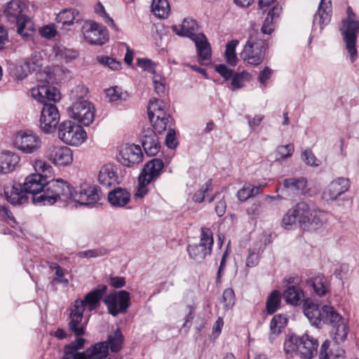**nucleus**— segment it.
Returning a JSON list of instances; mask_svg holds the SVG:
<instances>
[{
	"instance_id": "c85d7f7f",
	"label": "nucleus",
	"mask_w": 359,
	"mask_h": 359,
	"mask_svg": "<svg viewBox=\"0 0 359 359\" xmlns=\"http://www.w3.org/2000/svg\"><path fill=\"white\" fill-rule=\"evenodd\" d=\"M106 291V285H99L85 296L83 300H82L84 302V305L87 306L90 311L94 310L99 304Z\"/></svg>"
},
{
	"instance_id": "0e129e2a",
	"label": "nucleus",
	"mask_w": 359,
	"mask_h": 359,
	"mask_svg": "<svg viewBox=\"0 0 359 359\" xmlns=\"http://www.w3.org/2000/svg\"><path fill=\"white\" fill-rule=\"evenodd\" d=\"M165 144L170 149H175L177 147V142L175 137V132L172 128H169L168 130L165 137Z\"/></svg>"
},
{
	"instance_id": "338daca9",
	"label": "nucleus",
	"mask_w": 359,
	"mask_h": 359,
	"mask_svg": "<svg viewBox=\"0 0 359 359\" xmlns=\"http://www.w3.org/2000/svg\"><path fill=\"white\" fill-rule=\"evenodd\" d=\"M237 197L240 201H245L252 196V191H250V186H245L238 191Z\"/></svg>"
},
{
	"instance_id": "4468645a",
	"label": "nucleus",
	"mask_w": 359,
	"mask_h": 359,
	"mask_svg": "<svg viewBox=\"0 0 359 359\" xmlns=\"http://www.w3.org/2000/svg\"><path fill=\"white\" fill-rule=\"evenodd\" d=\"M81 32L85 40L92 45L101 46L109 39L107 28L95 21H86L82 26Z\"/></svg>"
},
{
	"instance_id": "1a4fd4ad",
	"label": "nucleus",
	"mask_w": 359,
	"mask_h": 359,
	"mask_svg": "<svg viewBox=\"0 0 359 359\" xmlns=\"http://www.w3.org/2000/svg\"><path fill=\"white\" fill-rule=\"evenodd\" d=\"M213 244L214 238L211 229L201 227L199 243L189 244L187 246V252L191 259L201 262L211 255Z\"/></svg>"
},
{
	"instance_id": "603ef678",
	"label": "nucleus",
	"mask_w": 359,
	"mask_h": 359,
	"mask_svg": "<svg viewBox=\"0 0 359 359\" xmlns=\"http://www.w3.org/2000/svg\"><path fill=\"white\" fill-rule=\"evenodd\" d=\"M222 302L225 309L232 308L235 303V294L231 288H226L224 290Z\"/></svg>"
},
{
	"instance_id": "412c9836",
	"label": "nucleus",
	"mask_w": 359,
	"mask_h": 359,
	"mask_svg": "<svg viewBox=\"0 0 359 359\" xmlns=\"http://www.w3.org/2000/svg\"><path fill=\"white\" fill-rule=\"evenodd\" d=\"M163 168L164 163L161 159L153 158L144 165L139 176L143 182H152L160 177Z\"/></svg>"
},
{
	"instance_id": "20e7f679",
	"label": "nucleus",
	"mask_w": 359,
	"mask_h": 359,
	"mask_svg": "<svg viewBox=\"0 0 359 359\" xmlns=\"http://www.w3.org/2000/svg\"><path fill=\"white\" fill-rule=\"evenodd\" d=\"M88 92L83 86L74 87L69 94L72 105L68 108L69 116L85 126L90 125L95 118L94 107L86 99Z\"/></svg>"
},
{
	"instance_id": "79ce46f5",
	"label": "nucleus",
	"mask_w": 359,
	"mask_h": 359,
	"mask_svg": "<svg viewBox=\"0 0 359 359\" xmlns=\"http://www.w3.org/2000/svg\"><path fill=\"white\" fill-rule=\"evenodd\" d=\"M123 341V336L120 328H117L114 334L109 335L107 344L112 352H118L121 350Z\"/></svg>"
},
{
	"instance_id": "6e6d98bb",
	"label": "nucleus",
	"mask_w": 359,
	"mask_h": 359,
	"mask_svg": "<svg viewBox=\"0 0 359 359\" xmlns=\"http://www.w3.org/2000/svg\"><path fill=\"white\" fill-rule=\"evenodd\" d=\"M215 71L222 76L225 80H229L233 74V69L229 68L224 64L216 65L215 67Z\"/></svg>"
},
{
	"instance_id": "cd10ccee",
	"label": "nucleus",
	"mask_w": 359,
	"mask_h": 359,
	"mask_svg": "<svg viewBox=\"0 0 359 359\" xmlns=\"http://www.w3.org/2000/svg\"><path fill=\"white\" fill-rule=\"evenodd\" d=\"M301 344L299 354L306 358H311L317 353L318 342L314 338L308 334L300 337Z\"/></svg>"
},
{
	"instance_id": "c756f323",
	"label": "nucleus",
	"mask_w": 359,
	"mask_h": 359,
	"mask_svg": "<svg viewBox=\"0 0 359 359\" xmlns=\"http://www.w3.org/2000/svg\"><path fill=\"white\" fill-rule=\"evenodd\" d=\"M42 65L43 60L41 56L39 53L33 54L21 66V69L23 73L20 76V79L26 77L28 73L39 71Z\"/></svg>"
},
{
	"instance_id": "5701e85b",
	"label": "nucleus",
	"mask_w": 359,
	"mask_h": 359,
	"mask_svg": "<svg viewBox=\"0 0 359 359\" xmlns=\"http://www.w3.org/2000/svg\"><path fill=\"white\" fill-rule=\"evenodd\" d=\"M332 13V4L330 0H320L318 12L313 17L314 29L319 26L320 30L323 29V27L327 25L331 19Z\"/></svg>"
},
{
	"instance_id": "4d7b16f0",
	"label": "nucleus",
	"mask_w": 359,
	"mask_h": 359,
	"mask_svg": "<svg viewBox=\"0 0 359 359\" xmlns=\"http://www.w3.org/2000/svg\"><path fill=\"white\" fill-rule=\"evenodd\" d=\"M40 35L47 39H51L56 36L57 30L54 25H49L39 29Z\"/></svg>"
},
{
	"instance_id": "3c124183",
	"label": "nucleus",
	"mask_w": 359,
	"mask_h": 359,
	"mask_svg": "<svg viewBox=\"0 0 359 359\" xmlns=\"http://www.w3.org/2000/svg\"><path fill=\"white\" fill-rule=\"evenodd\" d=\"M97 59L100 64L108 67L109 69L112 70H119L121 69V62L112 57L102 55L97 56Z\"/></svg>"
},
{
	"instance_id": "6e6552de",
	"label": "nucleus",
	"mask_w": 359,
	"mask_h": 359,
	"mask_svg": "<svg viewBox=\"0 0 359 359\" xmlns=\"http://www.w3.org/2000/svg\"><path fill=\"white\" fill-rule=\"evenodd\" d=\"M26 5L22 0H11L4 11L6 20L16 25L18 33L24 34V30L29 22V18L25 13Z\"/></svg>"
},
{
	"instance_id": "ddd939ff",
	"label": "nucleus",
	"mask_w": 359,
	"mask_h": 359,
	"mask_svg": "<svg viewBox=\"0 0 359 359\" xmlns=\"http://www.w3.org/2000/svg\"><path fill=\"white\" fill-rule=\"evenodd\" d=\"M130 294L126 290L114 291L104 299L109 313L116 316L118 313H126L130 306Z\"/></svg>"
},
{
	"instance_id": "2f4dec72",
	"label": "nucleus",
	"mask_w": 359,
	"mask_h": 359,
	"mask_svg": "<svg viewBox=\"0 0 359 359\" xmlns=\"http://www.w3.org/2000/svg\"><path fill=\"white\" fill-rule=\"evenodd\" d=\"M283 297L287 304L297 306L304 297L302 290L298 286H290L283 292Z\"/></svg>"
},
{
	"instance_id": "69168bd1",
	"label": "nucleus",
	"mask_w": 359,
	"mask_h": 359,
	"mask_svg": "<svg viewBox=\"0 0 359 359\" xmlns=\"http://www.w3.org/2000/svg\"><path fill=\"white\" fill-rule=\"evenodd\" d=\"M273 21L271 17L266 16L262 27V32L264 34H271L273 31Z\"/></svg>"
},
{
	"instance_id": "9b49d317",
	"label": "nucleus",
	"mask_w": 359,
	"mask_h": 359,
	"mask_svg": "<svg viewBox=\"0 0 359 359\" xmlns=\"http://www.w3.org/2000/svg\"><path fill=\"white\" fill-rule=\"evenodd\" d=\"M266 56V47L261 39L250 36L241 53V59L248 65L258 66Z\"/></svg>"
},
{
	"instance_id": "f704fd0d",
	"label": "nucleus",
	"mask_w": 359,
	"mask_h": 359,
	"mask_svg": "<svg viewBox=\"0 0 359 359\" xmlns=\"http://www.w3.org/2000/svg\"><path fill=\"white\" fill-rule=\"evenodd\" d=\"M330 342L325 340L320 346L319 352L320 359H344V351L342 349H339L337 347L335 351L333 353L332 349L329 351Z\"/></svg>"
},
{
	"instance_id": "e433bc0d",
	"label": "nucleus",
	"mask_w": 359,
	"mask_h": 359,
	"mask_svg": "<svg viewBox=\"0 0 359 359\" xmlns=\"http://www.w3.org/2000/svg\"><path fill=\"white\" fill-rule=\"evenodd\" d=\"M282 294L278 290H273L267 297L266 311L268 314H273L280 307Z\"/></svg>"
},
{
	"instance_id": "58836bf2",
	"label": "nucleus",
	"mask_w": 359,
	"mask_h": 359,
	"mask_svg": "<svg viewBox=\"0 0 359 359\" xmlns=\"http://www.w3.org/2000/svg\"><path fill=\"white\" fill-rule=\"evenodd\" d=\"M79 16V13L75 9H65L59 13L57 16V20L58 22L62 25H70L74 23V21L79 22L80 18H77Z\"/></svg>"
},
{
	"instance_id": "e2e57ef3",
	"label": "nucleus",
	"mask_w": 359,
	"mask_h": 359,
	"mask_svg": "<svg viewBox=\"0 0 359 359\" xmlns=\"http://www.w3.org/2000/svg\"><path fill=\"white\" fill-rule=\"evenodd\" d=\"M85 306L84 302L80 299L76 300L71 309L70 315H79L83 317Z\"/></svg>"
},
{
	"instance_id": "7c9ffc66",
	"label": "nucleus",
	"mask_w": 359,
	"mask_h": 359,
	"mask_svg": "<svg viewBox=\"0 0 359 359\" xmlns=\"http://www.w3.org/2000/svg\"><path fill=\"white\" fill-rule=\"evenodd\" d=\"M283 186L285 188L290 189L292 191H296L302 194H306L309 191L307 187V180L304 177H292L285 179L283 181Z\"/></svg>"
},
{
	"instance_id": "a18cd8bd",
	"label": "nucleus",
	"mask_w": 359,
	"mask_h": 359,
	"mask_svg": "<svg viewBox=\"0 0 359 359\" xmlns=\"http://www.w3.org/2000/svg\"><path fill=\"white\" fill-rule=\"evenodd\" d=\"M294 151V147L292 144L279 145L276 147L275 154L276 161H280L291 157Z\"/></svg>"
},
{
	"instance_id": "052dcab7",
	"label": "nucleus",
	"mask_w": 359,
	"mask_h": 359,
	"mask_svg": "<svg viewBox=\"0 0 359 359\" xmlns=\"http://www.w3.org/2000/svg\"><path fill=\"white\" fill-rule=\"evenodd\" d=\"M302 159L309 165L318 166L319 163L313 152L309 149H306L302 152Z\"/></svg>"
},
{
	"instance_id": "dca6fc26",
	"label": "nucleus",
	"mask_w": 359,
	"mask_h": 359,
	"mask_svg": "<svg viewBox=\"0 0 359 359\" xmlns=\"http://www.w3.org/2000/svg\"><path fill=\"white\" fill-rule=\"evenodd\" d=\"M14 144L22 152L32 154L39 149L41 141L40 137L32 131H20L14 138Z\"/></svg>"
},
{
	"instance_id": "13d9d810",
	"label": "nucleus",
	"mask_w": 359,
	"mask_h": 359,
	"mask_svg": "<svg viewBox=\"0 0 359 359\" xmlns=\"http://www.w3.org/2000/svg\"><path fill=\"white\" fill-rule=\"evenodd\" d=\"M137 65L142 68L144 71H147L150 73L155 72V65L149 59L147 58H138Z\"/></svg>"
},
{
	"instance_id": "423d86ee",
	"label": "nucleus",
	"mask_w": 359,
	"mask_h": 359,
	"mask_svg": "<svg viewBox=\"0 0 359 359\" xmlns=\"http://www.w3.org/2000/svg\"><path fill=\"white\" fill-rule=\"evenodd\" d=\"M64 184L69 189V194L61 195L59 201L71 200L82 205L91 206L97 204L101 196V191L94 185L83 184L78 189L73 190L69 184L64 181Z\"/></svg>"
},
{
	"instance_id": "a211bd4d",
	"label": "nucleus",
	"mask_w": 359,
	"mask_h": 359,
	"mask_svg": "<svg viewBox=\"0 0 359 359\" xmlns=\"http://www.w3.org/2000/svg\"><path fill=\"white\" fill-rule=\"evenodd\" d=\"M350 186V181L348 178L338 177L327 185L323 193V197L327 201H334L346 192Z\"/></svg>"
},
{
	"instance_id": "473e14b6",
	"label": "nucleus",
	"mask_w": 359,
	"mask_h": 359,
	"mask_svg": "<svg viewBox=\"0 0 359 359\" xmlns=\"http://www.w3.org/2000/svg\"><path fill=\"white\" fill-rule=\"evenodd\" d=\"M90 359H105L109 354V346L107 341L95 343L86 349Z\"/></svg>"
},
{
	"instance_id": "9d476101",
	"label": "nucleus",
	"mask_w": 359,
	"mask_h": 359,
	"mask_svg": "<svg viewBox=\"0 0 359 359\" xmlns=\"http://www.w3.org/2000/svg\"><path fill=\"white\" fill-rule=\"evenodd\" d=\"M58 137L67 144L77 147L85 142L87 135L81 126L66 120L58 126Z\"/></svg>"
},
{
	"instance_id": "b1692460",
	"label": "nucleus",
	"mask_w": 359,
	"mask_h": 359,
	"mask_svg": "<svg viewBox=\"0 0 359 359\" xmlns=\"http://www.w3.org/2000/svg\"><path fill=\"white\" fill-rule=\"evenodd\" d=\"M98 182L105 187H109L119 183L117 168L112 164H106L101 167L97 176Z\"/></svg>"
},
{
	"instance_id": "f03ea898",
	"label": "nucleus",
	"mask_w": 359,
	"mask_h": 359,
	"mask_svg": "<svg viewBox=\"0 0 359 359\" xmlns=\"http://www.w3.org/2000/svg\"><path fill=\"white\" fill-rule=\"evenodd\" d=\"M304 313L310 323L317 327H320L325 324L331 325L334 340L337 344L346 339L348 327L345 319L333 306L325 305L320 309L318 304L306 300L304 304Z\"/></svg>"
},
{
	"instance_id": "393cba45",
	"label": "nucleus",
	"mask_w": 359,
	"mask_h": 359,
	"mask_svg": "<svg viewBox=\"0 0 359 359\" xmlns=\"http://www.w3.org/2000/svg\"><path fill=\"white\" fill-rule=\"evenodd\" d=\"M27 192L20 184H9L4 187V195L13 205H20L27 201Z\"/></svg>"
},
{
	"instance_id": "f3484780",
	"label": "nucleus",
	"mask_w": 359,
	"mask_h": 359,
	"mask_svg": "<svg viewBox=\"0 0 359 359\" xmlns=\"http://www.w3.org/2000/svg\"><path fill=\"white\" fill-rule=\"evenodd\" d=\"M46 158L58 166L70 165L73 161V152L66 146L52 145L46 153Z\"/></svg>"
},
{
	"instance_id": "c9c22d12",
	"label": "nucleus",
	"mask_w": 359,
	"mask_h": 359,
	"mask_svg": "<svg viewBox=\"0 0 359 359\" xmlns=\"http://www.w3.org/2000/svg\"><path fill=\"white\" fill-rule=\"evenodd\" d=\"M70 320L68 323L69 330L77 338L85 334L86 325L81 323L83 317L78 315H70Z\"/></svg>"
},
{
	"instance_id": "8fccbe9b",
	"label": "nucleus",
	"mask_w": 359,
	"mask_h": 359,
	"mask_svg": "<svg viewBox=\"0 0 359 359\" xmlns=\"http://www.w3.org/2000/svg\"><path fill=\"white\" fill-rule=\"evenodd\" d=\"M250 74L247 72L233 74L231 79V85L236 88H241L244 86L245 81L249 79Z\"/></svg>"
},
{
	"instance_id": "6ab92c4d",
	"label": "nucleus",
	"mask_w": 359,
	"mask_h": 359,
	"mask_svg": "<svg viewBox=\"0 0 359 359\" xmlns=\"http://www.w3.org/2000/svg\"><path fill=\"white\" fill-rule=\"evenodd\" d=\"M120 162L125 166L130 167L142 161L143 153L141 147L136 144L124 146L120 151Z\"/></svg>"
},
{
	"instance_id": "f257e3e1",
	"label": "nucleus",
	"mask_w": 359,
	"mask_h": 359,
	"mask_svg": "<svg viewBox=\"0 0 359 359\" xmlns=\"http://www.w3.org/2000/svg\"><path fill=\"white\" fill-rule=\"evenodd\" d=\"M27 194L33 195L34 203L53 205L61 198V195L69 194V189L61 179L48 181L42 174L33 173L28 175L22 184Z\"/></svg>"
},
{
	"instance_id": "864d4df0",
	"label": "nucleus",
	"mask_w": 359,
	"mask_h": 359,
	"mask_svg": "<svg viewBox=\"0 0 359 359\" xmlns=\"http://www.w3.org/2000/svg\"><path fill=\"white\" fill-rule=\"evenodd\" d=\"M107 254L104 249H92L86 251H81L77 254L79 258H95Z\"/></svg>"
},
{
	"instance_id": "72a5a7b5",
	"label": "nucleus",
	"mask_w": 359,
	"mask_h": 359,
	"mask_svg": "<svg viewBox=\"0 0 359 359\" xmlns=\"http://www.w3.org/2000/svg\"><path fill=\"white\" fill-rule=\"evenodd\" d=\"M287 323V319L285 315L278 314L273 317L270 323V337L269 339L272 341L274 337L278 335L283 328H284Z\"/></svg>"
},
{
	"instance_id": "a19ab883",
	"label": "nucleus",
	"mask_w": 359,
	"mask_h": 359,
	"mask_svg": "<svg viewBox=\"0 0 359 359\" xmlns=\"http://www.w3.org/2000/svg\"><path fill=\"white\" fill-rule=\"evenodd\" d=\"M239 43L238 40L233 39L229 41L226 45L224 57L226 63L232 67H235L238 62V57L236 53V49Z\"/></svg>"
},
{
	"instance_id": "4be33fe9",
	"label": "nucleus",
	"mask_w": 359,
	"mask_h": 359,
	"mask_svg": "<svg viewBox=\"0 0 359 359\" xmlns=\"http://www.w3.org/2000/svg\"><path fill=\"white\" fill-rule=\"evenodd\" d=\"M142 145L148 156H155L160 151L158 137L153 129L144 128L141 133Z\"/></svg>"
},
{
	"instance_id": "5fc2aeb1",
	"label": "nucleus",
	"mask_w": 359,
	"mask_h": 359,
	"mask_svg": "<svg viewBox=\"0 0 359 359\" xmlns=\"http://www.w3.org/2000/svg\"><path fill=\"white\" fill-rule=\"evenodd\" d=\"M150 183L151 182H147L145 180L143 182L141 179V177L139 176L138 187L134 196L135 200H137L138 198H143L145 196L147 195L149 192L147 185Z\"/></svg>"
},
{
	"instance_id": "de8ad7c7",
	"label": "nucleus",
	"mask_w": 359,
	"mask_h": 359,
	"mask_svg": "<svg viewBox=\"0 0 359 359\" xmlns=\"http://www.w3.org/2000/svg\"><path fill=\"white\" fill-rule=\"evenodd\" d=\"M273 74V70L266 66L262 71L259 72L257 79L260 84V88L262 89H264L266 88L268 85V81L272 77Z\"/></svg>"
},
{
	"instance_id": "ea45409f",
	"label": "nucleus",
	"mask_w": 359,
	"mask_h": 359,
	"mask_svg": "<svg viewBox=\"0 0 359 359\" xmlns=\"http://www.w3.org/2000/svg\"><path fill=\"white\" fill-rule=\"evenodd\" d=\"M312 287L314 293L318 297H323L328 292L330 285L327 279L323 276H318L312 280Z\"/></svg>"
},
{
	"instance_id": "aec40b11",
	"label": "nucleus",
	"mask_w": 359,
	"mask_h": 359,
	"mask_svg": "<svg viewBox=\"0 0 359 359\" xmlns=\"http://www.w3.org/2000/svg\"><path fill=\"white\" fill-rule=\"evenodd\" d=\"M33 97L41 102L43 106L46 103H53L59 101L60 95L58 90L53 86L48 85H41L32 89Z\"/></svg>"
},
{
	"instance_id": "f8f14e48",
	"label": "nucleus",
	"mask_w": 359,
	"mask_h": 359,
	"mask_svg": "<svg viewBox=\"0 0 359 359\" xmlns=\"http://www.w3.org/2000/svg\"><path fill=\"white\" fill-rule=\"evenodd\" d=\"M341 24L339 30L350 55L351 61L353 62L357 58L355 45L359 33V21H341Z\"/></svg>"
},
{
	"instance_id": "680f3d73",
	"label": "nucleus",
	"mask_w": 359,
	"mask_h": 359,
	"mask_svg": "<svg viewBox=\"0 0 359 359\" xmlns=\"http://www.w3.org/2000/svg\"><path fill=\"white\" fill-rule=\"evenodd\" d=\"M106 95L111 102H115L121 99V89L117 86L108 88L106 90Z\"/></svg>"
},
{
	"instance_id": "7ed1b4c3",
	"label": "nucleus",
	"mask_w": 359,
	"mask_h": 359,
	"mask_svg": "<svg viewBox=\"0 0 359 359\" xmlns=\"http://www.w3.org/2000/svg\"><path fill=\"white\" fill-rule=\"evenodd\" d=\"M323 217L322 212L302 201L287 211L282 219V226L291 229L297 222L300 227L306 231L316 230L323 225Z\"/></svg>"
},
{
	"instance_id": "c03bdc74",
	"label": "nucleus",
	"mask_w": 359,
	"mask_h": 359,
	"mask_svg": "<svg viewBox=\"0 0 359 359\" xmlns=\"http://www.w3.org/2000/svg\"><path fill=\"white\" fill-rule=\"evenodd\" d=\"M213 189L212 180H208L201 188L197 190L192 196V200L195 203H201L204 201L205 198L210 191Z\"/></svg>"
},
{
	"instance_id": "a878e982",
	"label": "nucleus",
	"mask_w": 359,
	"mask_h": 359,
	"mask_svg": "<svg viewBox=\"0 0 359 359\" xmlns=\"http://www.w3.org/2000/svg\"><path fill=\"white\" fill-rule=\"evenodd\" d=\"M20 161V157L18 154L5 151L0 152V172L8 174L14 170Z\"/></svg>"
},
{
	"instance_id": "39448f33",
	"label": "nucleus",
	"mask_w": 359,
	"mask_h": 359,
	"mask_svg": "<svg viewBox=\"0 0 359 359\" xmlns=\"http://www.w3.org/2000/svg\"><path fill=\"white\" fill-rule=\"evenodd\" d=\"M197 26L196 20L186 18L180 27L173 25L172 30L178 36L191 39L195 43L199 57L203 60H208L211 57L210 45L203 34H195Z\"/></svg>"
},
{
	"instance_id": "4c0bfd02",
	"label": "nucleus",
	"mask_w": 359,
	"mask_h": 359,
	"mask_svg": "<svg viewBox=\"0 0 359 359\" xmlns=\"http://www.w3.org/2000/svg\"><path fill=\"white\" fill-rule=\"evenodd\" d=\"M151 9L154 14L161 19L167 18L170 11L168 0H153Z\"/></svg>"
},
{
	"instance_id": "49530a36",
	"label": "nucleus",
	"mask_w": 359,
	"mask_h": 359,
	"mask_svg": "<svg viewBox=\"0 0 359 359\" xmlns=\"http://www.w3.org/2000/svg\"><path fill=\"white\" fill-rule=\"evenodd\" d=\"M86 339L83 338H76L74 341L69 343L72 346V350L74 359H90L88 354L85 352H80L79 350L82 349L85 345Z\"/></svg>"
},
{
	"instance_id": "0eeeda50",
	"label": "nucleus",
	"mask_w": 359,
	"mask_h": 359,
	"mask_svg": "<svg viewBox=\"0 0 359 359\" xmlns=\"http://www.w3.org/2000/svg\"><path fill=\"white\" fill-rule=\"evenodd\" d=\"M148 116L154 128L158 133L164 132L169 126L170 116L167 112L166 104L156 98L151 99L147 107Z\"/></svg>"
},
{
	"instance_id": "09e8293b",
	"label": "nucleus",
	"mask_w": 359,
	"mask_h": 359,
	"mask_svg": "<svg viewBox=\"0 0 359 359\" xmlns=\"http://www.w3.org/2000/svg\"><path fill=\"white\" fill-rule=\"evenodd\" d=\"M34 168L36 173L42 174L45 179L52 172L53 168L48 163L42 160H37L34 162Z\"/></svg>"
},
{
	"instance_id": "bb28decb",
	"label": "nucleus",
	"mask_w": 359,
	"mask_h": 359,
	"mask_svg": "<svg viewBox=\"0 0 359 359\" xmlns=\"http://www.w3.org/2000/svg\"><path fill=\"white\" fill-rule=\"evenodd\" d=\"M130 200V193L126 189L121 187L114 189L108 194L109 203L113 207L123 208L129 203Z\"/></svg>"
},
{
	"instance_id": "2eb2a0df",
	"label": "nucleus",
	"mask_w": 359,
	"mask_h": 359,
	"mask_svg": "<svg viewBox=\"0 0 359 359\" xmlns=\"http://www.w3.org/2000/svg\"><path fill=\"white\" fill-rule=\"evenodd\" d=\"M60 120L57 108L53 103H46L42 109L39 119V126L46 133H53Z\"/></svg>"
},
{
	"instance_id": "774afa93",
	"label": "nucleus",
	"mask_w": 359,
	"mask_h": 359,
	"mask_svg": "<svg viewBox=\"0 0 359 359\" xmlns=\"http://www.w3.org/2000/svg\"><path fill=\"white\" fill-rule=\"evenodd\" d=\"M259 260V252H255L253 251L250 250L249 255L246 259V266L248 267H253L258 264Z\"/></svg>"
},
{
	"instance_id": "bf43d9fd",
	"label": "nucleus",
	"mask_w": 359,
	"mask_h": 359,
	"mask_svg": "<svg viewBox=\"0 0 359 359\" xmlns=\"http://www.w3.org/2000/svg\"><path fill=\"white\" fill-rule=\"evenodd\" d=\"M153 83L156 93L162 95L165 92V81L160 76L154 75L153 77Z\"/></svg>"
},
{
	"instance_id": "37998d69",
	"label": "nucleus",
	"mask_w": 359,
	"mask_h": 359,
	"mask_svg": "<svg viewBox=\"0 0 359 359\" xmlns=\"http://www.w3.org/2000/svg\"><path fill=\"white\" fill-rule=\"evenodd\" d=\"M301 339L297 335H291L285 339L284 342V351L286 354L292 353L294 352H299L300 349Z\"/></svg>"
}]
</instances>
